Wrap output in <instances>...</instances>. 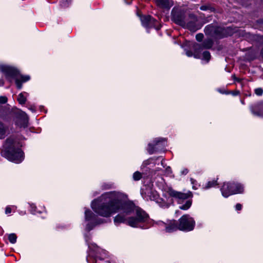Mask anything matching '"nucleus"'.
<instances>
[{"instance_id":"2","label":"nucleus","mask_w":263,"mask_h":263,"mask_svg":"<svg viewBox=\"0 0 263 263\" xmlns=\"http://www.w3.org/2000/svg\"><path fill=\"white\" fill-rule=\"evenodd\" d=\"M12 142V140H7L5 149L2 151V155L10 161L20 162L23 158V153L19 148L15 149Z\"/></svg>"},{"instance_id":"13","label":"nucleus","mask_w":263,"mask_h":263,"mask_svg":"<svg viewBox=\"0 0 263 263\" xmlns=\"http://www.w3.org/2000/svg\"><path fill=\"white\" fill-rule=\"evenodd\" d=\"M158 6L161 8L170 9L173 5L171 0H156Z\"/></svg>"},{"instance_id":"11","label":"nucleus","mask_w":263,"mask_h":263,"mask_svg":"<svg viewBox=\"0 0 263 263\" xmlns=\"http://www.w3.org/2000/svg\"><path fill=\"white\" fill-rule=\"evenodd\" d=\"M142 24L146 27H155L156 24L158 23L156 20L152 17L150 15L143 16L141 17Z\"/></svg>"},{"instance_id":"23","label":"nucleus","mask_w":263,"mask_h":263,"mask_svg":"<svg viewBox=\"0 0 263 263\" xmlns=\"http://www.w3.org/2000/svg\"><path fill=\"white\" fill-rule=\"evenodd\" d=\"M85 219L87 220H91L95 216L94 214L90 210L85 211Z\"/></svg>"},{"instance_id":"17","label":"nucleus","mask_w":263,"mask_h":263,"mask_svg":"<svg viewBox=\"0 0 263 263\" xmlns=\"http://www.w3.org/2000/svg\"><path fill=\"white\" fill-rule=\"evenodd\" d=\"M254 115L260 117H263V106L260 105L255 107L252 109Z\"/></svg>"},{"instance_id":"30","label":"nucleus","mask_w":263,"mask_h":263,"mask_svg":"<svg viewBox=\"0 0 263 263\" xmlns=\"http://www.w3.org/2000/svg\"><path fill=\"white\" fill-rule=\"evenodd\" d=\"M255 93L257 95L260 96L263 93V90L261 88H257L255 90Z\"/></svg>"},{"instance_id":"7","label":"nucleus","mask_w":263,"mask_h":263,"mask_svg":"<svg viewBox=\"0 0 263 263\" xmlns=\"http://www.w3.org/2000/svg\"><path fill=\"white\" fill-rule=\"evenodd\" d=\"M185 25L182 27L187 28L191 31L195 32L201 28L203 24L198 23L197 18L194 14H190L185 22Z\"/></svg>"},{"instance_id":"35","label":"nucleus","mask_w":263,"mask_h":263,"mask_svg":"<svg viewBox=\"0 0 263 263\" xmlns=\"http://www.w3.org/2000/svg\"><path fill=\"white\" fill-rule=\"evenodd\" d=\"M186 54L188 57H192L193 55V52L191 51H187Z\"/></svg>"},{"instance_id":"9","label":"nucleus","mask_w":263,"mask_h":263,"mask_svg":"<svg viewBox=\"0 0 263 263\" xmlns=\"http://www.w3.org/2000/svg\"><path fill=\"white\" fill-rule=\"evenodd\" d=\"M172 20L177 24L183 26L185 25V22L187 18L185 13L182 11H173Z\"/></svg>"},{"instance_id":"29","label":"nucleus","mask_w":263,"mask_h":263,"mask_svg":"<svg viewBox=\"0 0 263 263\" xmlns=\"http://www.w3.org/2000/svg\"><path fill=\"white\" fill-rule=\"evenodd\" d=\"M203 38V34L202 33H198V34H196V39L199 42L201 41L202 40Z\"/></svg>"},{"instance_id":"24","label":"nucleus","mask_w":263,"mask_h":263,"mask_svg":"<svg viewBox=\"0 0 263 263\" xmlns=\"http://www.w3.org/2000/svg\"><path fill=\"white\" fill-rule=\"evenodd\" d=\"M133 177L134 180L138 181L142 178V174L139 171H136L134 173Z\"/></svg>"},{"instance_id":"5","label":"nucleus","mask_w":263,"mask_h":263,"mask_svg":"<svg viewBox=\"0 0 263 263\" xmlns=\"http://www.w3.org/2000/svg\"><path fill=\"white\" fill-rule=\"evenodd\" d=\"M222 195L224 197L243 192V186L239 183L235 182H224L221 188Z\"/></svg>"},{"instance_id":"31","label":"nucleus","mask_w":263,"mask_h":263,"mask_svg":"<svg viewBox=\"0 0 263 263\" xmlns=\"http://www.w3.org/2000/svg\"><path fill=\"white\" fill-rule=\"evenodd\" d=\"M7 101V98L6 97H0V103L4 104Z\"/></svg>"},{"instance_id":"21","label":"nucleus","mask_w":263,"mask_h":263,"mask_svg":"<svg viewBox=\"0 0 263 263\" xmlns=\"http://www.w3.org/2000/svg\"><path fill=\"white\" fill-rule=\"evenodd\" d=\"M6 130V127L4 126L3 124L0 122V139L4 138Z\"/></svg>"},{"instance_id":"15","label":"nucleus","mask_w":263,"mask_h":263,"mask_svg":"<svg viewBox=\"0 0 263 263\" xmlns=\"http://www.w3.org/2000/svg\"><path fill=\"white\" fill-rule=\"evenodd\" d=\"M139 222H144L147 218V215L145 212L141 210H137L136 217Z\"/></svg>"},{"instance_id":"32","label":"nucleus","mask_w":263,"mask_h":263,"mask_svg":"<svg viewBox=\"0 0 263 263\" xmlns=\"http://www.w3.org/2000/svg\"><path fill=\"white\" fill-rule=\"evenodd\" d=\"M236 209L238 211L241 210L242 208V205L240 203H237L236 205Z\"/></svg>"},{"instance_id":"34","label":"nucleus","mask_w":263,"mask_h":263,"mask_svg":"<svg viewBox=\"0 0 263 263\" xmlns=\"http://www.w3.org/2000/svg\"><path fill=\"white\" fill-rule=\"evenodd\" d=\"M209 9V7L207 6H202L200 7V9L202 10H206Z\"/></svg>"},{"instance_id":"38","label":"nucleus","mask_w":263,"mask_h":263,"mask_svg":"<svg viewBox=\"0 0 263 263\" xmlns=\"http://www.w3.org/2000/svg\"><path fill=\"white\" fill-rule=\"evenodd\" d=\"M194 57H195V58H198V55H197V54H194Z\"/></svg>"},{"instance_id":"27","label":"nucleus","mask_w":263,"mask_h":263,"mask_svg":"<svg viewBox=\"0 0 263 263\" xmlns=\"http://www.w3.org/2000/svg\"><path fill=\"white\" fill-rule=\"evenodd\" d=\"M217 185H218L217 180H212L211 181H209L208 183V184H207V185L206 186V189H209V188H210V187H212L215 186Z\"/></svg>"},{"instance_id":"36","label":"nucleus","mask_w":263,"mask_h":263,"mask_svg":"<svg viewBox=\"0 0 263 263\" xmlns=\"http://www.w3.org/2000/svg\"><path fill=\"white\" fill-rule=\"evenodd\" d=\"M149 164V161L148 160L145 161L143 163L142 165L144 167L146 165H148Z\"/></svg>"},{"instance_id":"8","label":"nucleus","mask_w":263,"mask_h":263,"mask_svg":"<svg viewBox=\"0 0 263 263\" xmlns=\"http://www.w3.org/2000/svg\"><path fill=\"white\" fill-rule=\"evenodd\" d=\"M168 195L172 197L180 200L187 199L189 197H191L193 194L191 192H188L187 193H184L174 190L172 188H168L167 191Z\"/></svg>"},{"instance_id":"20","label":"nucleus","mask_w":263,"mask_h":263,"mask_svg":"<svg viewBox=\"0 0 263 263\" xmlns=\"http://www.w3.org/2000/svg\"><path fill=\"white\" fill-rule=\"evenodd\" d=\"M159 142H160V139H157L155 141V144L154 145L152 144H151L149 143L148 144V148H147V151L148 152V153L150 154H152L153 153H154V146L157 145Z\"/></svg>"},{"instance_id":"14","label":"nucleus","mask_w":263,"mask_h":263,"mask_svg":"<svg viewBox=\"0 0 263 263\" xmlns=\"http://www.w3.org/2000/svg\"><path fill=\"white\" fill-rule=\"evenodd\" d=\"M165 229L166 232L169 233L175 231L179 229V224L175 220L171 221L167 226H166Z\"/></svg>"},{"instance_id":"6","label":"nucleus","mask_w":263,"mask_h":263,"mask_svg":"<svg viewBox=\"0 0 263 263\" xmlns=\"http://www.w3.org/2000/svg\"><path fill=\"white\" fill-rule=\"evenodd\" d=\"M195 221L189 215L182 216L179 220V230L181 231H190L194 229Z\"/></svg>"},{"instance_id":"18","label":"nucleus","mask_w":263,"mask_h":263,"mask_svg":"<svg viewBox=\"0 0 263 263\" xmlns=\"http://www.w3.org/2000/svg\"><path fill=\"white\" fill-rule=\"evenodd\" d=\"M140 223L136 217H130L127 220V224L133 227H137Z\"/></svg>"},{"instance_id":"4","label":"nucleus","mask_w":263,"mask_h":263,"mask_svg":"<svg viewBox=\"0 0 263 263\" xmlns=\"http://www.w3.org/2000/svg\"><path fill=\"white\" fill-rule=\"evenodd\" d=\"M124 195L121 193L117 192L116 195V213L120 210L123 211V213L126 216L131 214L134 210V205L133 203L124 201Z\"/></svg>"},{"instance_id":"26","label":"nucleus","mask_w":263,"mask_h":263,"mask_svg":"<svg viewBox=\"0 0 263 263\" xmlns=\"http://www.w3.org/2000/svg\"><path fill=\"white\" fill-rule=\"evenodd\" d=\"M191 204H192V201L190 200H189L186 201V202H185V203L184 204L180 206V209L181 210H187L191 206Z\"/></svg>"},{"instance_id":"10","label":"nucleus","mask_w":263,"mask_h":263,"mask_svg":"<svg viewBox=\"0 0 263 263\" xmlns=\"http://www.w3.org/2000/svg\"><path fill=\"white\" fill-rule=\"evenodd\" d=\"M222 32L221 28L212 24L208 25L204 29L205 34L211 36H220Z\"/></svg>"},{"instance_id":"25","label":"nucleus","mask_w":263,"mask_h":263,"mask_svg":"<svg viewBox=\"0 0 263 263\" xmlns=\"http://www.w3.org/2000/svg\"><path fill=\"white\" fill-rule=\"evenodd\" d=\"M17 101L21 104H24L26 101V98L22 93H21L18 96Z\"/></svg>"},{"instance_id":"33","label":"nucleus","mask_w":263,"mask_h":263,"mask_svg":"<svg viewBox=\"0 0 263 263\" xmlns=\"http://www.w3.org/2000/svg\"><path fill=\"white\" fill-rule=\"evenodd\" d=\"M11 212V209L10 207H7L6 208L5 213L6 214H9Z\"/></svg>"},{"instance_id":"16","label":"nucleus","mask_w":263,"mask_h":263,"mask_svg":"<svg viewBox=\"0 0 263 263\" xmlns=\"http://www.w3.org/2000/svg\"><path fill=\"white\" fill-rule=\"evenodd\" d=\"M125 216L126 215L123 213L119 214L114 218L115 223L116 224H119L125 222L126 221Z\"/></svg>"},{"instance_id":"12","label":"nucleus","mask_w":263,"mask_h":263,"mask_svg":"<svg viewBox=\"0 0 263 263\" xmlns=\"http://www.w3.org/2000/svg\"><path fill=\"white\" fill-rule=\"evenodd\" d=\"M28 117L27 115L22 112L20 114L16 121V124L20 127H25L27 126Z\"/></svg>"},{"instance_id":"37","label":"nucleus","mask_w":263,"mask_h":263,"mask_svg":"<svg viewBox=\"0 0 263 263\" xmlns=\"http://www.w3.org/2000/svg\"><path fill=\"white\" fill-rule=\"evenodd\" d=\"M200 47V45L199 44H196L194 46V48L195 49H197L198 48H199Z\"/></svg>"},{"instance_id":"1","label":"nucleus","mask_w":263,"mask_h":263,"mask_svg":"<svg viewBox=\"0 0 263 263\" xmlns=\"http://www.w3.org/2000/svg\"><path fill=\"white\" fill-rule=\"evenodd\" d=\"M116 192L106 193L91 203L93 210L100 216L107 217L116 213Z\"/></svg>"},{"instance_id":"22","label":"nucleus","mask_w":263,"mask_h":263,"mask_svg":"<svg viewBox=\"0 0 263 263\" xmlns=\"http://www.w3.org/2000/svg\"><path fill=\"white\" fill-rule=\"evenodd\" d=\"M8 240L11 243H15L16 241L17 236L14 233L10 234L8 235Z\"/></svg>"},{"instance_id":"28","label":"nucleus","mask_w":263,"mask_h":263,"mask_svg":"<svg viewBox=\"0 0 263 263\" xmlns=\"http://www.w3.org/2000/svg\"><path fill=\"white\" fill-rule=\"evenodd\" d=\"M203 59L207 62L209 61L211 59L210 53L209 51H204L203 53Z\"/></svg>"},{"instance_id":"19","label":"nucleus","mask_w":263,"mask_h":263,"mask_svg":"<svg viewBox=\"0 0 263 263\" xmlns=\"http://www.w3.org/2000/svg\"><path fill=\"white\" fill-rule=\"evenodd\" d=\"M213 45V41L212 39H209L204 41L202 43L203 48L210 49L212 48Z\"/></svg>"},{"instance_id":"3","label":"nucleus","mask_w":263,"mask_h":263,"mask_svg":"<svg viewBox=\"0 0 263 263\" xmlns=\"http://www.w3.org/2000/svg\"><path fill=\"white\" fill-rule=\"evenodd\" d=\"M2 71L6 74L7 77L14 78L15 79V84L17 88L21 89L22 88V83L25 82L29 80V76H24L20 74L19 72L14 68L4 66L2 68Z\"/></svg>"}]
</instances>
